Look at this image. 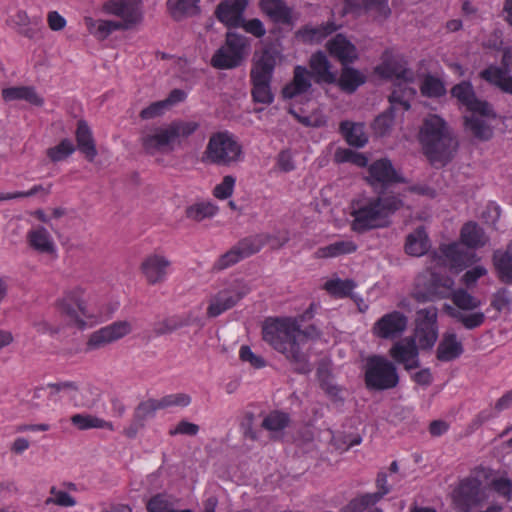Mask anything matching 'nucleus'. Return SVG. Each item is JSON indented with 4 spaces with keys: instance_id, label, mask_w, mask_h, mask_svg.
Returning <instances> with one entry per match:
<instances>
[{
    "instance_id": "nucleus-1",
    "label": "nucleus",
    "mask_w": 512,
    "mask_h": 512,
    "mask_svg": "<svg viewBox=\"0 0 512 512\" xmlns=\"http://www.w3.org/2000/svg\"><path fill=\"white\" fill-rule=\"evenodd\" d=\"M262 336L273 349L295 363L298 371H310L307 355L301 350V325L297 318H267L262 326Z\"/></svg>"
},
{
    "instance_id": "nucleus-2",
    "label": "nucleus",
    "mask_w": 512,
    "mask_h": 512,
    "mask_svg": "<svg viewBox=\"0 0 512 512\" xmlns=\"http://www.w3.org/2000/svg\"><path fill=\"white\" fill-rule=\"evenodd\" d=\"M419 139L425 155L433 164L445 165L452 159L458 145L446 122L435 114L424 119Z\"/></svg>"
},
{
    "instance_id": "nucleus-3",
    "label": "nucleus",
    "mask_w": 512,
    "mask_h": 512,
    "mask_svg": "<svg viewBox=\"0 0 512 512\" xmlns=\"http://www.w3.org/2000/svg\"><path fill=\"white\" fill-rule=\"evenodd\" d=\"M402 206L403 201L394 195L357 201L352 205L351 228L355 232L363 233L371 229L385 227L388 224L389 216Z\"/></svg>"
},
{
    "instance_id": "nucleus-4",
    "label": "nucleus",
    "mask_w": 512,
    "mask_h": 512,
    "mask_svg": "<svg viewBox=\"0 0 512 512\" xmlns=\"http://www.w3.org/2000/svg\"><path fill=\"white\" fill-rule=\"evenodd\" d=\"M375 71L383 78L396 81L395 88L389 97L392 107L396 108L397 105H400L404 110H408L411 99L416 95V90L409 85L414 81V73L407 68L404 57L391 51H385L382 63L376 67Z\"/></svg>"
},
{
    "instance_id": "nucleus-5",
    "label": "nucleus",
    "mask_w": 512,
    "mask_h": 512,
    "mask_svg": "<svg viewBox=\"0 0 512 512\" xmlns=\"http://www.w3.org/2000/svg\"><path fill=\"white\" fill-rule=\"evenodd\" d=\"M245 153L238 137L224 130L212 133L201 161L205 164L234 167L244 161Z\"/></svg>"
},
{
    "instance_id": "nucleus-6",
    "label": "nucleus",
    "mask_w": 512,
    "mask_h": 512,
    "mask_svg": "<svg viewBox=\"0 0 512 512\" xmlns=\"http://www.w3.org/2000/svg\"><path fill=\"white\" fill-rule=\"evenodd\" d=\"M192 134V124L181 120L172 121L165 127H155L150 133L142 135L141 144L146 153L173 150L174 144H181Z\"/></svg>"
},
{
    "instance_id": "nucleus-7",
    "label": "nucleus",
    "mask_w": 512,
    "mask_h": 512,
    "mask_svg": "<svg viewBox=\"0 0 512 512\" xmlns=\"http://www.w3.org/2000/svg\"><path fill=\"white\" fill-rule=\"evenodd\" d=\"M450 299L453 305L444 304V311L464 328L473 330L480 327L486 319L485 314L478 310L481 301L471 295L467 290L456 289Z\"/></svg>"
},
{
    "instance_id": "nucleus-8",
    "label": "nucleus",
    "mask_w": 512,
    "mask_h": 512,
    "mask_svg": "<svg viewBox=\"0 0 512 512\" xmlns=\"http://www.w3.org/2000/svg\"><path fill=\"white\" fill-rule=\"evenodd\" d=\"M250 50L249 39L236 32H227L225 43L215 52L211 63L218 69H233L241 65Z\"/></svg>"
},
{
    "instance_id": "nucleus-9",
    "label": "nucleus",
    "mask_w": 512,
    "mask_h": 512,
    "mask_svg": "<svg viewBox=\"0 0 512 512\" xmlns=\"http://www.w3.org/2000/svg\"><path fill=\"white\" fill-rule=\"evenodd\" d=\"M399 376L396 366L384 356L373 355L365 364V383L371 390H388L397 386Z\"/></svg>"
},
{
    "instance_id": "nucleus-10",
    "label": "nucleus",
    "mask_w": 512,
    "mask_h": 512,
    "mask_svg": "<svg viewBox=\"0 0 512 512\" xmlns=\"http://www.w3.org/2000/svg\"><path fill=\"white\" fill-rule=\"evenodd\" d=\"M451 498L454 507L461 512H471L482 506L488 496L482 483L475 477H467L461 480L453 489Z\"/></svg>"
},
{
    "instance_id": "nucleus-11",
    "label": "nucleus",
    "mask_w": 512,
    "mask_h": 512,
    "mask_svg": "<svg viewBox=\"0 0 512 512\" xmlns=\"http://www.w3.org/2000/svg\"><path fill=\"white\" fill-rule=\"evenodd\" d=\"M269 239L266 234H256L241 239L229 251L220 256L215 263V268L218 270L226 269L239 261L256 254L266 244Z\"/></svg>"
},
{
    "instance_id": "nucleus-12",
    "label": "nucleus",
    "mask_w": 512,
    "mask_h": 512,
    "mask_svg": "<svg viewBox=\"0 0 512 512\" xmlns=\"http://www.w3.org/2000/svg\"><path fill=\"white\" fill-rule=\"evenodd\" d=\"M487 108L489 113H486L483 107H478L464 116L466 129L482 141L489 140L493 136L492 122L496 119V113L488 102Z\"/></svg>"
},
{
    "instance_id": "nucleus-13",
    "label": "nucleus",
    "mask_w": 512,
    "mask_h": 512,
    "mask_svg": "<svg viewBox=\"0 0 512 512\" xmlns=\"http://www.w3.org/2000/svg\"><path fill=\"white\" fill-rule=\"evenodd\" d=\"M59 309L66 317L67 323L79 329L86 327L84 318L92 316L87 311L85 302L81 299V291L79 289L67 293L65 298L59 302Z\"/></svg>"
},
{
    "instance_id": "nucleus-14",
    "label": "nucleus",
    "mask_w": 512,
    "mask_h": 512,
    "mask_svg": "<svg viewBox=\"0 0 512 512\" xmlns=\"http://www.w3.org/2000/svg\"><path fill=\"white\" fill-rule=\"evenodd\" d=\"M408 318L399 311L384 314L373 325L372 334L380 339L394 340L407 329Z\"/></svg>"
},
{
    "instance_id": "nucleus-15",
    "label": "nucleus",
    "mask_w": 512,
    "mask_h": 512,
    "mask_svg": "<svg viewBox=\"0 0 512 512\" xmlns=\"http://www.w3.org/2000/svg\"><path fill=\"white\" fill-rule=\"evenodd\" d=\"M132 326L130 322L116 321L110 325H107L95 332H93L86 344L87 350L100 349L107 344L113 343L126 335L130 334Z\"/></svg>"
},
{
    "instance_id": "nucleus-16",
    "label": "nucleus",
    "mask_w": 512,
    "mask_h": 512,
    "mask_svg": "<svg viewBox=\"0 0 512 512\" xmlns=\"http://www.w3.org/2000/svg\"><path fill=\"white\" fill-rule=\"evenodd\" d=\"M503 68L489 66L480 73L481 78L499 87L502 91L512 94V48H506L502 56Z\"/></svg>"
},
{
    "instance_id": "nucleus-17",
    "label": "nucleus",
    "mask_w": 512,
    "mask_h": 512,
    "mask_svg": "<svg viewBox=\"0 0 512 512\" xmlns=\"http://www.w3.org/2000/svg\"><path fill=\"white\" fill-rule=\"evenodd\" d=\"M443 264L458 273L477 261L476 254L466 251L458 243L442 245L439 249Z\"/></svg>"
},
{
    "instance_id": "nucleus-18",
    "label": "nucleus",
    "mask_w": 512,
    "mask_h": 512,
    "mask_svg": "<svg viewBox=\"0 0 512 512\" xmlns=\"http://www.w3.org/2000/svg\"><path fill=\"white\" fill-rule=\"evenodd\" d=\"M390 357L406 370L419 367L418 347L414 337H405L395 342L389 350Z\"/></svg>"
},
{
    "instance_id": "nucleus-19",
    "label": "nucleus",
    "mask_w": 512,
    "mask_h": 512,
    "mask_svg": "<svg viewBox=\"0 0 512 512\" xmlns=\"http://www.w3.org/2000/svg\"><path fill=\"white\" fill-rule=\"evenodd\" d=\"M102 9L107 14L128 19V23H140L143 19L141 0H108Z\"/></svg>"
},
{
    "instance_id": "nucleus-20",
    "label": "nucleus",
    "mask_w": 512,
    "mask_h": 512,
    "mask_svg": "<svg viewBox=\"0 0 512 512\" xmlns=\"http://www.w3.org/2000/svg\"><path fill=\"white\" fill-rule=\"evenodd\" d=\"M367 181L374 187L386 186L391 183L404 182L401 175L395 170L387 158L374 161L368 168Z\"/></svg>"
},
{
    "instance_id": "nucleus-21",
    "label": "nucleus",
    "mask_w": 512,
    "mask_h": 512,
    "mask_svg": "<svg viewBox=\"0 0 512 512\" xmlns=\"http://www.w3.org/2000/svg\"><path fill=\"white\" fill-rule=\"evenodd\" d=\"M248 0H223L216 9V16L227 27H240L244 21V12Z\"/></svg>"
},
{
    "instance_id": "nucleus-22",
    "label": "nucleus",
    "mask_w": 512,
    "mask_h": 512,
    "mask_svg": "<svg viewBox=\"0 0 512 512\" xmlns=\"http://www.w3.org/2000/svg\"><path fill=\"white\" fill-rule=\"evenodd\" d=\"M453 287L454 280L451 277L432 274L428 290L426 292L416 290L414 298L419 302L433 301L437 298H450L455 291Z\"/></svg>"
},
{
    "instance_id": "nucleus-23",
    "label": "nucleus",
    "mask_w": 512,
    "mask_h": 512,
    "mask_svg": "<svg viewBox=\"0 0 512 512\" xmlns=\"http://www.w3.org/2000/svg\"><path fill=\"white\" fill-rule=\"evenodd\" d=\"M158 405V400L154 398L141 401L135 407L132 422L124 430V434L130 439L135 438L138 431L145 427L146 421L153 418L158 410H161Z\"/></svg>"
},
{
    "instance_id": "nucleus-24",
    "label": "nucleus",
    "mask_w": 512,
    "mask_h": 512,
    "mask_svg": "<svg viewBox=\"0 0 512 512\" xmlns=\"http://www.w3.org/2000/svg\"><path fill=\"white\" fill-rule=\"evenodd\" d=\"M329 54L336 58L343 66L358 59L356 46L343 34H337L326 43Z\"/></svg>"
},
{
    "instance_id": "nucleus-25",
    "label": "nucleus",
    "mask_w": 512,
    "mask_h": 512,
    "mask_svg": "<svg viewBox=\"0 0 512 512\" xmlns=\"http://www.w3.org/2000/svg\"><path fill=\"white\" fill-rule=\"evenodd\" d=\"M187 93L182 89H173L164 100L151 103L140 111L139 117L142 120H150L162 116L167 110L176 104L183 102Z\"/></svg>"
},
{
    "instance_id": "nucleus-26",
    "label": "nucleus",
    "mask_w": 512,
    "mask_h": 512,
    "mask_svg": "<svg viewBox=\"0 0 512 512\" xmlns=\"http://www.w3.org/2000/svg\"><path fill=\"white\" fill-rule=\"evenodd\" d=\"M338 29L334 21L319 25L307 24L300 28L295 36L304 44H319Z\"/></svg>"
},
{
    "instance_id": "nucleus-27",
    "label": "nucleus",
    "mask_w": 512,
    "mask_h": 512,
    "mask_svg": "<svg viewBox=\"0 0 512 512\" xmlns=\"http://www.w3.org/2000/svg\"><path fill=\"white\" fill-rule=\"evenodd\" d=\"M464 352L462 342L454 331H446L440 340L436 356L442 362H450L459 358Z\"/></svg>"
},
{
    "instance_id": "nucleus-28",
    "label": "nucleus",
    "mask_w": 512,
    "mask_h": 512,
    "mask_svg": "<svg viewBox=\"0 0 512 512\" xmlns=\"http://www.w3.org/2000/svg\"><path fill=\"white\" fill-rule=\"evenodd\" d=\"M75 137L77 149L84 155L87 161L93 162L98 152L92 131L85 120L78 121Z\"/></svg>"
},
{
    "instance_id": "nucleus-29",
    "label": "nucleus",
    "mask_w": 512,
    "mask_h": 512,
    "mask_svg": "<svg viewBox=\"0 0 512 512\" xmlns=\"http://www.w3.org/2000/svg\"><path fill=\"white\" fill-rule=\"evenodd\" d=\"M170 262L159 255L147 257L141 264V270L149 284L162 282L166 276V269Z\"/></svg>"
},
{
    "instance_id": "nucleus-30",
    "label": "nucleus",
    "mask_w": 512,
    "mask_h": 512,
    "mask_svg": "<svg viewBox=\"0 0 512 512\" xmlns=\"http://www.w3.org/2000/svg\"><path fill=\"white\" fill-rule=\"evenodd\" d=\"M310 88V72L303 66H296L293 80L283 88V96L284 98L292 99L306 93Z\"/></svg>"
},
{
    "instance_id": "nucleus-31",
    "label": "nucleus",
    "mask_w": 512,
    "mask_h": 512,
    "mask_svg": "<svg viewBox=\"0 0 512 512\" xmlns=\"http://www.w3.org/2000/svg\"><path fill=\"white\" fill-rule=\"evenodd\" d=\"M310 68L318 83L332 84L336 82V74L331 71V63L324 52L314 53L309 61Z\"/></svg>"
},
{
    "instance_id": "nucleus-32",
    "label": "nucleus",
    "mask_w": 512,
    "mask_h": 512,
    "mask_svg": "<svg viewBox=\"0 0 512 512\" xmlns=\"http://www.w3.org/2000/svg\"><path fill=\"white\" fill-rule=\"evenodd\" d=\"M451 93L459 103L466 107L468 112L473 111L478 107H483L484 111L486 110V113L490 112L487 108V102L480 100L475 96L473 87L469 82H461L455 85L452 88Z\"/></svg>"
},
{
    "instance_id": "nucleus-33",
    "label": "nucleus",
    "mask_w": 512,
    "mask_h": 512,
    "mask_svg": "<svg viewBox=\"0 0 512 512\" xmlns=\"http://www.w3.org/2000/svg\"><path fill=\"white\" fill-rule=\"evenodd\" d=\"M259 5L261 10L276 23L289 24L293 20L292 9L284 0H260Z\"/></svg>"
},
{
    "instance_id": "nucleus-34",
    "label": "nucleus",
    "mask_w": 512,
    "mask_h": 512,
    "mask_svg": "<svg viewBox=\"0 0 512 512\" xmlns=\"http://www.w3.org/2000/svg\"><path fill=\"white\" fill-rule=\"evenodd\" d=\"M2 97L5 101L25 100L28 103L41 107L44 99L38 95L36 89L32 86H14L2 90Z\"/></svg>"
},
{
    "instance_id": "nucleus-35",
    "label": "nucleus",
    "mask_w": 512,
    "mask_h": 512,
    "mask_svg": "<svg viewBox=\"0 0 512 512\" xmlns=\"http://www.w3.org/2000/svg\"><path fill=\"white\" fill-rule=\"evenodd\" d=\"M275 64L276 57L273 52L264 50L259 55L255 54L251 78L272 79Z\"/></svg>"
},
{
    "instance_id": "nucleus-36",
    "label": "nucleus",
    "mask_w": 512,
    "mask_h": 512,
    "mask_svg": "<svg viewBox=\"0 0 512 512\" xmlns=\"http://www.w3.org/2000/svg\"><path fill=\"white\" fill-rule=\"evenodd\" d=\"M357 245L352 240L335 241L327 246L320 247L314 253V258L325 259L335 258L355 252Z\"/></svg>"
},
{
    "instance_id": "nucleus-37",
    "label": "nucleus",
    "mask_w": 512,
    "mask_h": 512,
    "mask_svg": "<svg viewBox=\"0 0 512 512\" xmlns=\"http://www.w3.org/2000/svg\"><path fill=\"white\" fill-rule=\"evenodd\" d=\"M461 241L467 247L475 249L486 245L488 237L478 224L468 222L461 229Z\"/></svg>"
},
{
    "instance_id": "nucleus-38",
    "label": "nucleus",
    "mask_w": 512,
    "mask_h": 512,
    "mask_svg": "<svg viewBox=\"0 0 512 512\" xmlns=\"http://www.w3.org/2000/svg\"><path fill=\"white\" fill-rule=\"evenodd\" d=\"M430 248L427 233L423 228H418L407 236L405 251L411 256H422Z\"/></svg>"
},
{
    "instance_id": "nucleus-39",
    "label": "nucleus",
    "mask_w": 512,
    "mask_h": 512,
    "mask_svg": "<svg viewBox=\"0 0 512 512\" xmlns=\"http://www.w3.org/2000/svg\"><path fill=\"white\" fill-rule=\"evenodd\" d=\"M365 80L366 77L361 71L345 65L338 79V85L343 91L353 93L359 86L365 83Z\"/></svg>"
},
{
    "instance_id": "nucleus-40",
    "label": "nucleus",
    "mask_w": 512,
    "mask_h": 512,
    "mask_svg": "<svg viewBox=\"0 0 512 512\" xmlns=\"http://www.w3.org/2000/svg\"><path fill=\"white\" fill-rule=\"evenodd\" d=\"M28 241L32 248L41 252L51 254L55 251L53 241L45 227H38L28 233Z\"/></svg>"
},
{
    "instance_id": "nucleus-41",
    "label": "nucleus",
    "mask_w": 512,
    "mask_h": 512,
    "mask_svg": "<svg viewBox=\"0 0 512 512\" xmlns=\"http://www.w3.org/2000/svg\"><path fill=\"white\" fill-rule=\"evenodd\" d=\"M340 131L352 146L363 147L368 141L362 124L343 121L340 124Z\"/></svg>"
},
{
    "instance_id": "nucleus-42",
    "label": "nucleus",
    "mask_w": 512,
    "mask_h": 512,
    "mask_svg": "<svg viewBox=\"0 0 512 512\" xmlns=\"http://www.w3.org/2000/svg\"><path fill=\"white\" fill-rule=\"evenodd\" d=\"M71 424L79 430H88L92 428H106L113 430L111 422H107L97 416L90 414H74L70 418Z\"/></svg>"
},
{
    "instance_id": "nucleus-43",
    "label": "nucleus",
    "mask_w": 512,
    "mask_h": 512,
    "mask_svg": "<svg viewBox=\"0 0 512 512\" xmlns=\"http://www.w3.org/2000/svg\"><path fill=\"white\" fill-rule=\"evenodd\" d=\"M190 323V317L173 315L168 317L162 321H159L154 324L153 332L156 336H162L166 334H170L182 327L188 326Z\"/></svg>"
},
{
    "instance_id": "nucleus-44",
    "label": "nucleus",
    "mask_w": 512,
    "mask_h": 512,
    "mask_svg": "<svg viewBox=\"0 0 512 512\" xmlns=\"http://www.w3.org/2000/svg\"><path fill=\"white\" fill-rule=\"evenodd\" d=\"M239 299L238 295L230 292H221L211 301L207 313L210 317H216L232 308Z\"/></svg>"
},
{
    "instance_id": "nucleus-45",
    "label": "nucleus",
    "mask_w": 512,
    "mask_h": 512,
    "mask_svg": "<svg viewBox=\"0 0 512 512\" xmlns=\"http://www.w3.org/2000/svg\"><path fill=\"white\" fill-rule=\"evenodd\" d=\"M494 263L500 279L505 283L512 282V253L497 251L494 253Z\"/></svg>"
},
{
    "instance_id": "nucleus-46",
    "label": "nucleus",
    "mask_w": 512,
    "mask_h": 512,
    "mask_svg": "<svg viewBox=\"0 0 512 512\" xmlns=\"http://www.w3.org/2000/svg\"><path fill=\"white\" fill-rule=\"evenodd\" d=\"M148 512H192L191 509L177 510L170 496L167 494H156L146 504Z\"/></svg>"
},
{
    "instance_id": "nucleus-47",
    "label": "nucleus",
    "mask_w": 512,
    "mask_h": 512,
    "mask_svg": "<svg viewBox=\"0 0 512 512\" xmlns=\"http://www.w3.org/2000/svg\"><path fill=\"white\" fill-rule=\"evenodd\" d=\"M253 89L252 97L255 102L270 104L273 102V94L270 88L271 79L251 78Z\"/></svg>"
},
{
    "instance_id": "nucleus-48",
    "label": "nucleus",
    "mask_w": 512,
    "mask_h": 512,
    "mask_svg": "<svg viewBox=\"0 0 512 512\" xmlns=\"http://www.w3.org/2000/svg\"><path fill=\"white\" fill-rule=\"evenodd\" d=\"M290 419L288 414L280 411L269 413L262 422L263 428L273 434H278L289 425Z\"/></svg>"
},
{
    "instance_id": "nucleus-49",
    "label": "nucleus",
    "mask_w": 512,
    "mask_h": 512,
    "mask_svg": "<svg viewBox=\"0 0 512 512\" xmlns=\"http://www.w3.org/2000/svg\"><path fill=\"white\" fill-rule=\"evenodd\" d=\"M415 340H418L421 349H431L438 338V326L416 325Z\"/></svg>"
},
{
    "instance_id": "nucleus-50",
    "label": "nucleus",
    "mask_w": 512,
    "mask_h": 512,
    "mask_svg": "<svg viewBox=\"0 0 512 512\" xmlns=\"http://www.w3.org/2000/svg\"><path fill=\"white\" fill-rule=\"evenodd\" d=\"M166 6L173 20L182 21L192 9V0H167Z\"/></svg>"
},
{
    "instance_id": "nucleus-51",
    "label": "nucleus",
    "mask_w": 512,
    "mask_h": 512,
    "mask_svg": "<svg viewBox=\"0 0 512 512\" xmlns=\"http://www.w3.org/2000/svg\"><path fill=\"white\" fill-rule=\"evenodd\" d=\"M324 287L331 295L343 298L350 295L355 284L352 280L334 279L327 281Z\"/></svg>"
},
{
    "instance_id": "nucleus-52",
    "label": "nucleus",
    "mask_w": 512,
    "mask_h": 512,
    "mask_svg": "<svg viewBox=\"0 0 512 512\" xmlns=\"http://www.w3.org/2000/svg\"><path fill=\"white\" fill-rule=\"evenodd\" d=\"M75 151V147L70 139H63L60 143L47 150V156L52 162H59L66 159Z\"/></svg>"
},
{
    "instance_id": "nucleus-53",
    "label": "nucleus",
    "mask_w": 512,
    "mask_h": 512,
    "mask_svg": "<svg viewBox=\"0 0 512 512\" xmlns=\"http://www.w3.org/2000/svg\"><path fill=\"white\" fill-rule=\"evenodd\" d=\"M370 493L362 494L353 498L343 509L342 512H364L369 507L378 503Z\"/></svg>"
},
{
    "instance_id": "nucleus-54",
    "label": "nucleus",
    "mask_w": 512,
    "mask_h": 512,
    "mask_svg": "<svg viewBox=\"0 0 512 512\" xmlns=\"http://www.w3.org/2000/svg\"><path fill=\"white\" fill-rule=\"evenodd\" d=\"M397 110H402V111H405L402 106L400 105H397L396 108H393L391 106L390 110L388 112H385L381 115H379L375 120H374V123H373V129L374 131L380 135V136H384L385 134H387L389 132V130L391 129V127L393 126V112L394 111H397Z\"/></svg>"
},
{
    "instance_id": "nucleus-55",
    "label": "nucleus",
    "mask_w": 512,
    "mask_h": 512,
    "mask_svg": "<svg viewBox=\"0 0 512 512\" xmlns=\"http://www.w3.org/2000/svg\"><path fill=\"white\" fill-rule=\"evenodd\" d=\"M421 92L428 97H439L445 94V86L443 82L434 76L428 75L421 84Z\"/></svg>"
},
{
    "instance_id": "nucleus-56",
    "label": "nucleus",
    "mask_w": 512,
    "mask_h": 512,
    "mask_svg": "<svg viewBox=\"0 0 512 512\" xmlns=\"http://www.w3.org/2000/svg\"><path fill=\"white\" fill-rule=\"evenodd\" d=\"M157 400L161 410H165L172 407H186L190 404L191 397L186 393H174L165 395Z\"/></svg>"
},
{
    "instance_id": "nucleus-57",
    "label": "nucleus",
    "mask_w": 512,
    "mask_h": 512,
    "mask_svg": "<svg viewBox=\"0 0 512 512\" xmlns=\"http://www.w3.org/2000/svg\"><path fill=\"white\" fill-rule=\"evenodd\" d=\"M50 494L54 497H48L45 500V505L55 504L60 507H73L76 505V499L68 492L57 490L55 486L50 488Z\"/></svg>"
},
{
    "instance_id": "nucleus-58",
    "label": "nucleus",
    "mask_w": 512,
    "mask_h": 512,
    "mask_svg": "<svg viewBox=\"0 0 512 512\" xmlns=\"http://www.w3.org/2000/svg\"><path fill=\"white\" fill-rule=\"evenodd\" d=\"M236 179L232 175H226L222 181L214 187L213 195L221 200L229 198L235 187Z\"/></svg>"
},
{
    "instance_id": "nucleus-59",
    "label": "nucleus",
    "mask_w": 512,
    "mask_h": 512,
    "mask_svg": "<svg viewBox=\"0 0 512 512\" xmlns=\"http://www.w3.org/2000/svg\"><path fill=\"white\" fill-rule=\"evenodd\" d=\"M438 310L435 306L420 309L417 312L418 326H437Z\"/></svg>"
},
{
    "instance_id": "nucleus-60",
    "label": "nucleus",
    "mask_w": 512,
    "mask_h": 512,
    "mask_svg": "<svg viewBox=\"0 0 512 512\" xmlns=\"http://www.w3.org/2000/svg\"><path fill=\"white\" fill-rule=\"evenodd\" d=\"M218 212V207L209 201L198 202L194 205V220L211 218Z\"/></svg>"
},
{
    "instance_id": "nucleus-61",
    "label": "nucleus",
    "mask_w": 512,
    "mask_h": 512,
    "mask_svg": "<svg viewBox=\"0 0 512 512\" xmlns=\"http://www.w3.org/2000/svg\"><path fill=\"white\" fill-rule=\"evenodd\" d=\"M239 355L242 361L248 362L254 368H262L266 365L265 360L254 354L249 346H242Z\"/></svg>"
},
{
    "instance_id": "nucleus-62",
    "label": "nucleus",
    "mask_w": 512,
    "mask_h": 512,
    "mask_svg": "<svg viewBox=\"0 0 512 512\" xmlns=\"http://www.w3.org/2000/svg\"><path fill=\"white\" fill-rule=\"evenodd\" d=\"M493 489L507 500L512 499V482L506 477L495 478L492 481Z\"/></svg>"
},
{
    "instance_id": "nucleus-63",
    "label": "nucleus",
    "mask_w": 512,
    "mask_h": 512,
    "mask_svg": "<svg viewBox=\"0 0 512 512\" xmlns=\"http://www.w3.org/2000/svg\"><path fill=\"white\" fill-rule=\"evenodd\" d=\"M240 27L257 38H261L266 34V29L263 23L257 18L248 21L244 19Z\"/></svg>"
},
{
    "instance_id": "nucleus-64",
    "label": "nucleus",
    "mask_w": 512,
    "mask_h": 512,
    "mask_svg": "<svg viewBox=\"0 0 512 512\" xmlns=\"http://www.w3.org/2000/svg\"><path fill=\"white\" fill-rule=\"evenodd\" d=\"M487 274V269L483 266H475L474 268L468 270L462 276V283L470 288L475 285L477 280Z\"/></svg>"
}]
</instances>
